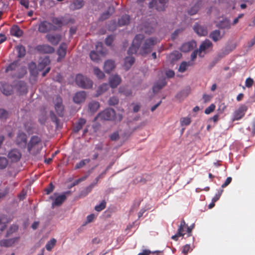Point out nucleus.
<instances>
[{
	"instance_id": "1",
	"label": "nucleus",
	"mask_w": 255,
	"mask_h": 255,
	"mask_svg": "<svg viewBox=\"0 0 255 255\" xmlns=\"http://www.w3.org/2000/svg\"><path fill=\"white\" fill-rule=\"evenodd\" d=\"M7 76L9 80L11 79L13 82L12 85H9L8 84H5L3 85L2 92L3 94L6 96L10 95L13 93V89L15 84V75H16V63L14 61L9 64L5 70Z\"/></svg>"
},
{
	"instance_id": "2",
	"label": "nucleus",
	"mask_w": 255,
	"mask_h": 255,
	"mask_svg": "<svg viewBox=\"0 0 255 255\" xmlns=\"http://www.w3.org/2000/svg\"><path fill=\"white\" fill-rule=\"evenodd\" d=\"M106 54V50L104 48L102 42H98L96 45V50L91 51L90 57L92 61L98 63L101 60V57Z\"/></svg>"
},
{
	"instance_id": "3",
	"label": "nucleus",
	"mask_w": 255,
	"mask_h": 255,
	"mask_svg": "<svg viewBox=\"0 0 255 255\" xmlns=\"http://www.w3.org/2000/svg\"><path fill=\"white\" fill-rule=\"evenodd\" d=\"M157 43V39L154 37H150L144 40L140 50V54L143 56L150 53L153 46Z\"/></svg>"
},
{
	"instance_id": "4",
	"label": "nucleus",
	"mask_w": 255,
	"mask_h": 255,
	"mask_svg": "<svg viewBox=\"0 0 255 255\" xmlns=\"http://www.w3.org/2000/svg\"><path fill=\"white\" fill-rule=\"evenodd\" d=\"M40 138L37 136H32L29 142L27 144V149L29 152L33 154H36L41 149V146L40 145Z\"/></svg>"
},
{
	"instance_id": "5",
	"label": "nucleus",
	"mask_w": 255,
	"mask_h": 255,
	"mask_svg": "<svg viewBox=\"0 0 255 255\" xmlns=\"http://www.w3.org/2000/svg\"><path fill=\"white\" fill-rule=\"evenodd\" d=\"M144 38V36L143 34H139L136 35L128 51V55H132L136 53Z\"/></svg>"
},
{
	"instance_id": "6",
	"label": "nucleus",
	"mask_w": 255,
	"mask_h": 255,
	"mask_svg": "<svg viewBox=\"0 0 255 255\" xmlns=\"http://www.w3.org/2000/svg\"><path fill=\"white\" fill-rule=\"evenodd\" d=\"M75 82L79 87L84 89H90L92 87L93 84L91 80L82 74L76 75Z\"/></svg>"
},
{
	"instance_id": "7",
	"label": "nucleus",
	"mask_w": 255,
	"mask_h": 255,
	"mask_svg": "<svg viewBox=\"0 0 255 255\" xmlns=\"http://www.w3.org/2000/svg\"><path fill=\"white\" fill-rule=\"evenodd\" d=\"M57 27L52 23L46 20L40 22L38 25V30L40 33H45L51 31H56Z\"/></svg>"
},
{
	"instance_id": "8",
	"label": "nucleus",
	"mask_w": 255,
	"mask_h": 255,
	"mask_svg": "<svg viewBox=\"0 0 255 255\" xmlns=\"http://www.w3.org/2000/svg\"><path fill=\"white\" fill-rule=\"evenodd\" d=\"M212 48V42L208 39H205L201 43L198 49L199 50V56L201 58L203 57L204 54L211 51Z\"/></svg>"
},
{
	"instance_id": "9",
	"label": "nucleus",
	"mask_w": 255,
	"mask_h": 255,
	"mask_svg": "<svg viewBox=\"0 0 255 255\" xmlns=\"http://www.w3.org/2000/svg\"><path fill=\"white\" fill-rule=\"evenodd\" d=\"M115 117V111L112 109L108 108L99 113L96 119H100L105 121H111L114 119Z\"/></svg>"
},
{
	"instance_id": "10",
	"label": "nucleus",
	"mask_w": 255,
	"mask_h": 255,
	"mask_svg": "<svg viewBox=\"0 0 255 255\" xmlns=\"http://www.w3.org/2000/svg\"><path fill=\"white\" fill-rule=\"evenodd\" d=\"M248 110V107L245 104H241L240 105L239 107L234 112L232 121H238L242 119L245 115Z\"/></svg>"
},
{
	"instance_id": "11",
	"label": "nucleus",
	"mask_w": 255,
	"mask_h": 255,
	"mask_svg": "<svg viewBox=\"0 0 255 255\" xmlns=\"http://www.w3.org/2000/svg\"><path fill=\"white\" fill-rule=\"evenodd\" d=\"M53 103L55 111L59 117H63L64 112V106L63 105L62 98L59 96H56L54 99Z\"/></svg>"
},
{
	"instance_id": "12",
	"label": "nucleus",
	"mask_w": 255,
	"mask_h": 255,
	"mask_svg": "<svg viewBox=\"0 0 255 255\" xmlns=\"http://www.w3.org/2000/svg\"><path fill=\"white\" fill-rule=\"evenodd\" d=\"M167 2V0H152L149 2V6L150 8L155 7L158 11H163L165 9Z\"/></svg>"
},
{
	"instance_id": "13",
	"label": "nucleus",
	"mask_w": 255,
	"mask_h": 255,
	"mask_svg": "<svg viewBox=\"0 0 255 255\" xmlns=\"http://www.w3.org/2000/svg\"><path fill=\"white\" fill-rule=\"evenodd\" d=\"M87 97V94L85 91L78 92L73 96V102L77 104H81L85 102Z\"/></svg>"
},
{
	"instance_id": "14",
	"label": "nucleus",
	"mask_w": 255,
	"mask_h": 255,
	"mask_svg": "<svg viewBox=\"0 0 255 255\" xmlns=\"http://www.w3.org/2000/svg\"><path fill=\"white\" fill-rule=\"evenodd\" d=\"M27 144V135L24 132H19L17 136V145L25 148Z\"/></svg>"
},
{
	"instance_id": "15",
	"label": "nucleus",
	"mask_w": 255,
	"mask_h": 255,
	"mask_svg": "<svg viewBox=\"0 0 255 255\" xmlns=\"http://www.w3.org/2000/svg\"><path fill=\"white\" fill-rule=\"evenodd\" d=\"M194 31L199 36H206L208 34L207 28L206 26L196 23L193 27Z\"/></svg>"
},
{
	"instance_id": "16",
	"label": "nucleus",
	"mask_w": 255,
	"mask_h": 255,
	"mask_svg": "<svg viewBox=\"0 0 255 255\" xmlns=\"http://www.w3.org/2000/svg\"><path fill=\"white\" fill-rule=\"evenodd\" d=\"M156 24V22L153 20L150 23H145L140 30L147 34H150L153 32L154 28Z\"/></svg>"
},
{
	"instance_id": "17",
	"label": "nucleus",
	"mask_w": 255,
	"mask_h": 255,
	"mask_svg": "<svg viewBox=\"0 0 255 255\" xmlns=\"http://www.w3.org/2000/svg\"><path fill=\"white\" fill-rule=\"evenodd\" d=\"M46 38L52 44L56 45L58 44L61 39V35L59 34H47L46 36Z\"/></svg>"
},
{
	"instance_id": "18",
	"label": "nucleus",
	"mask_w": 255,
	"mask_h": 255,
	"mask_svg": "<svg viewBox=\"0 0 255 255\" xmlns=\"http://www.w3.org/2000/svg\"><path fill=\"white\" fill-rule=\"evenodd\" d=\"M37 51L43 53H52L54 51V49L48 45H40L36 47Z\"/></svg>"
},
{
	"instance_id": "19",
	"label": "nucleus",
	"mask_w": 255,
	"mask_h": 255,
	"mask_svg": "<svg viewBox=\"0 0 255 255\" xmlns=\"http://www.w3.org/2000/svg\"><path fill=\"white\" fill-rule=\"evenodd\" d=\"M83 0H73L69 5V8L71 10H75L81 8L84 5Z\"/></svg>"
},
{
	"instance_id": "20",
	"label": "nucleus",
	"mask_w": 255,
	"mask_h": 255,
	"mask_svg": "<svg viewBox=\"0 0 255 255\" xmlns=\"http://www.w3.org/2000/svg\"><path fill=\"white\" fill-rule=\"evenodd\" d=\"M121 82V79L118 75H113L110 77L109 84L113 88H116L120 84Z\"/></svg>"
},
{
	"instance_id": "21",
	"label": "nucleus",
	"mask_w": 255,
	"mask_h": 255,
	"mask_svg": "<svg viewBox=\"0 0 255 255\" xmlns=\"http://www.w3.org/2000/svg\"><path fill=\"white\" fill-rule=\"evenodd\" d=\"M166 85L165 79H162L157 81L153 86L152 90L154 93H158L160 90L162 89Z\"/></svg>"
},
{
	"instance_id": "22",
	"label": "nucleus",
	"mask_w": 255,
	"mask_h": 255,
	"mask_svg": "<svg viewBox=\"0 0 255 255\" xmlns=\"http://www.w3.org/2000/svg\"><path fill=\"white\" fill-rule=\"evenodd\" d=\"M196 45V42L194 41L185 43L182 45L180 48L181 51L183 52H187L192 50Z\"/></svg>"
},
{
	"instance_id": "23",
	"label": "nucleus",
	"mask_w": 255,
	"mask_h": 255,
	"mask_svg": "<svg viewBox=\"0 0 255 255\" xmlns=\"http://www.w3.org/2000/svg\"><path fill=\"white\" fill-rule=\"evenodd\" d=\"M67 48V45L65 43H62L59 46V47L57 50V54L59 56V58H58V61H59L60 58H64L66 54Z\"/></svg>"
},
{
	"instance_id": "24",
	"label": "nucleus",
	"mask_w": 255,
	"mask_h": 255,
	"mask_svg": "<svg viewBox=\"0 0 255 255\" xmlns=\"http://www.w3.org/2000/svg\"><path fill=\"white\" fill-rule=\"evenodd\" d=\"M100 108V103L97 101H92L88 104V112L91 114L96 113Z\"/></svg>"
},
{
	"instance_id": "25",
	"label": "nucleus",
	"mask_w": 255,
	"mask_h": 255,
	"mask_svg": "<svg viewBox=\"0 0 255 255\" xmlns=\"http://www.w3.org/2000/svg\"><path fill=\"white\" fill-rule=\"evenodd\" d=\"M135 62V59L132 56H128L125 58V62L124 64V69L128 71Z\"/></svg>"
},
{
	"instance_id": "26",
	"label": "nucleus",
	"mask_w": 255,
	"mask_h": 255,
	"mask_svg": "<svg viewBox=\"0 0 255 255\" xmlns=\"http://www.w3.org/2000/svg\"><path fill=\"white\" fill-rule=\"evenodd\" d=\"M190 92V90L189 88H187L180 92L177 94L176 95V98L178 99L179 102H181L184 100V99L187 97L189 94Z\"/></svg>"
},
{
	"instance_id": "27",
	"label": "nucleus",
	"mask_w": 255,
	"mask_h": 255,
	"mask_svg": "<svg viewBox=\"0 0 255 255\" xmlns=\"http://www.w3.org/2000/svg\"><path fill=\"white\" fill-rule=\"evenodd\" d=\"M115 67V64L114 61L108 60L105 62L104 69L105 71L107 73H110Z\"/></svg>"
},
{
	"instance_id": "28",
	"label": "nucleus",
	"mask_w": 255,
	"mask_h": 255,
	"mask_svg": "<svg viewBox=\"0 0 255 255\" xmlns=\"http://www.w3.org/2000/svg\"><path fill=\"white\" fill-rule=\"evenodd\" d=\"M86 123V120L85 119L83 118L79 119L73 128L74 132H78L85 125Z\"/></svg>"
},
{
	"instance_id": "29",
	"label": "nucleus",
	"mask_w": 255,
	"mask_h": 255,
	"mask_svg": "<svg viewBox=\"0 0 255 255\" xmlns=\"http://www.w3.org/2000/svg\"><path fill=\"white\" fill-rule=\"evenodd\" d=\"M217 27L220 29H230L231 28L230 20L228 19H223L217 24Z\"/></svg>"
},
{
	"instance_id": "30",
	"label": "nucleus",
	"mask_w": 255,
	"mask_h": 255,
	"mask_svg": "<svg viewBox=\"0 0 255 255\" xmlns=\"http://www.w3.org/2000/svg\"><path fill=\"white\" fill-rule=\"evenodd\" d=\"M66 199V196L65 194H62L57 196L54 202L52 203L53 206H60Z\"/></svg>"
},
{
	"instance_id": "31",
	"label": "nucleus",
	"mask_w": 255,
	"mask_h": 255,
	"mask_svg": "<svg viewBox=\"0 0 255 255\" xmlns=\"http://www.w3.org/2000/svg\"><path fill=\"white\" fill-rule=\"evenodd\" d=\"M130 17L128 15L125 14L123 15L118 21V24L120 26H124L129 23Z\"/></svg>"
},
{
	"instance_id": "32",
	"label": "nucleus",
	"mask_w": 255,
	"mask_h": 255,
	"mask_svg": "<svg viewBox=\"0 0 255 255\" xmlns=\"http://www.w3.org/2000/svg\"><path fill=\"white\" fill-rule=\"evenodd\" d=\"M210 37L215 42L219 40L222 38L220 31L219 30L212 31L210 34Z\"/></svg>"
},
{
	"instance_id": "33",
	"label": "nucleus",
	"mask_w": 255,
	"mask_h": 255,
	"mask_svg": "<svg viewBox=\"0 0 255 255\" xmlns=\"http://www.w3.org/2000/svg\"><path fill=\"white\" fill-rule=\"evenodd\" d=\"M15 240L14 238L10 239H5L1 240L0 242L1 246L8 247L12 246L15 243Z\"/></svg>"
},
{
	"instance_id": "34",
	"label": "nucleus",
	"mask_w": 255,
	"mask_h": 255,
	"mask_svg": "<svg viewBox=\"0 0 255 255\" xmlns=\"http://www.w3.org/2000/svg\"><path fill=\"white\" fill-rule=\"evenodd\" d=\"M192 65L191 62L183 61L180 65L178 68V71L181 73L184 72L187 69V67Z\"/></svg>"
},
{
	"instance_id": "35",
	"label": "nucleus",
	"mask_w": 255,
	"mask_h": 255,
	"mask_svg": "<svg viewBox=\"0 0 255 255\" xmlns=\"http://www.w3.org/2000/svg\"><path fill=\"white\" fill-rule=\"evenodd\" d=\"M109 86L107 83H104L100 85L97 91V96L102 94L104 92H106L109 89Z\"/></svg>"
},
{
	"instance_id": "36",
	"label": "nucleus",
	"mask_w": 255,
	"mask_h": 255,
	"mask_svg": "<svg viewBox=\"0 0 255 255\" xmlns=\"http://www.w3.org/2000/svg\"><path fill=\"white\" fill-rule=\"evenodd\" d=\"M96 185V183H92L89 186L85 188L84 190H83L81 192V195L83 196H86L88 194H89L94 188V187Z\"/></svg>"
},
{
	"instance_id": "37",
	"label": "nucleus",
	"mask_w": 255,
	"mask_h": 255,
	"mask_svg": "<svg viewBox=\"0 0 255 255\" xmlns=\"http://www.w3.org/2000/svg\"><path fill=\"white\" fill-rule=\"evenodd\" d=\"M52 24L57 27H61L63 25V18L53 17L52 20Z\"/></svg>"
},
{
	"instance_id": "38",
	"label": "nucleus",
	"mask_w": 255,
	"mask_h": 255,
	"mask_svg": "<svg viewBox=\"0 0 255 255\" xmlns=\"http://www.w3.org/2000/svg\"><path fill=\"white\" fill-rule=\"evenodd\" d=\"M56 243V240L54 238L52 239L47 243L45 246L46 249L48 251H50L55 246Z\"/></svg>"
},
{
	"instance_id": "39",
	"label": "nucleus",
	"mask_w": 255,
	"mask_h": 255,
	"mask_svg": "<svg viewBox=\"0 0 255 255\" xmlns=\"http://www.w3.org/2000/svg\"><path fill=\"white\" fill-rule=\"evenodd\" d=\"M186 226V224L185 223V222L183 219L180 223V225L179 227L177 233H178V235H180L182 236H184V235L185 234L184 228H185Z\"/></svg>"
},
{
	"instance_id": "40",
	"label": "nucleus",
	"mask_w": 255,
	"mask_h": 255,
	"mask_svg": "<svg viewBox=\"0 0 255 255\" xmlns=\"http://www.w3.org/2000/svg\"><path fill=\"white\" fill-rule=\"evenodd\" d=\"M90 162V159L89 158L83 159L76 164L75 169L81 168L83 167L84 166H85L87 163H88Z\"/></svg>"
},
{
	"instance_id": "41",
	"label": "nucleus",
	"mask_w": 255,
	"mask_h": 255,
	"mask_svg": "<svg viewBox=\"0 0 255 255\" xmlns=\"http://www.w3.org/2000/svg\"><path fill=\"white\" fill-rule=\"evenodd\" d=\"M94 72L95 75H96L99 79H103L105 77L104 73L97 67L94 68Z\"/></svg>"
},
{
	"instance_id": "42",
	"label": "nucleus",
	"mask_w": 255,
	"mask_h": 255,
	"mask_svg": "<svg viewBox=\"0 0 255 255\" xmlns=\"http://www.w3.org/2000/svg\"><path fill=\"white\" fill-rule=\"evenodd\" d=\"M106 201L105 200H103L100 204L97 205L95 207V210L97 212H100L106 208Z\"/></svg>"
},
{
	"instance_id": "43",
	"label": "nucleus",
	"mask_w": 255,
	"mask_h": 255,
	"mask_svg": "<svg viewBox=\"0 0 255 255\" xmlns=\"http://www.w3.org/2000/svg\"><path fill=\"white\" fill-rule=\"evenodd\" d=\"M191 122V119L189 117H184L180 119L181 126H188L190 124Z\"/></svg>"
},
{
	"instance_id": "44",
	"label": "nucleus",
	"mask_w": 255,
	"mask_h": 255,
	"mask_svg": "<svg viewBox=\"0 0 255 255\" xmlns=\"http://www.w3.org/2000/svg\"><path fill=\"white\" fill-rule=\"evenodd\" d=\"M17 50L18 52V57H21L25 55V49L24 46L21 45L17 46Z\"/></svg>"
},
{
	"instance_id": "45",
	"label": "nucleus",
	"mask_w": 255,
	"mask_h": 255,
	"mask_svg": "<svg viewBox=\"0 0 255 255\" xmlns=\"http://www.w3.org/2000/svg\"><path fill=\"white\" fill-rule=\"evenodd\" d=\"M192 251V249L191 248V246H190V245L189 244H186L185 245V246H184L183 247H182V250H181V252H182V253L184 254V255H187L188 253L190 251Z\"/></svg>"
},
{
	"instance_id": "46",
	"label": "nucleus",
	"mask_w": 255,
	"mask_h": 255,
	"mask_svg": "<svg viewBox=\"0 0 255 255\" xmlns=\"http://www.w3.org/2000/svg\"><path fill=\"white\" fill-rule=\"evenodd\" d=\"M9 116V113L3 109H0V119H6Z\"/></svg>"
},
{
	"instance_id": "47",
	"label": "nucleus",
	"mask_w": 255,
	"mask_h": 255,
	"mask_svg": "<svg viewBox=\"0 0 255 255\" xmlns=\"http://www.w3.org/2000/svg\"><path fill=\"white\" fill-rule=\"evenodd\" d=\"M8 157L11 161H15L16 160V150H11L8 154Z\"/></svg>"
},
{
	"instance_id": "48",
	"label": "nucleus",
	"mask_w": 255,
	"mask_h": 255,
	"mask_svg": "<svg viewBox=\"0 0 255 255\" xmlns=\"http://www.w3.org/2000/svg\"><path fill=\"white\" fill-rule=\"evenodd\" d=\"M7 165V159L4 157H0V170L5 168Z\"/></svg>"
},
{
	"instance_id": "49",
	"label": "nucleus",
	"mask_w": 255,
	"mask_h": 255,
	"mask_svg": "<svg viewBox=\"0 0 255 255\" xmlns=\"http://www.w3.org/2000/svg\"><path fill=\"white\" fill-rule=\"evenodd\" d=\"M223 189H220L218 190L217 193L216 194V195L214 196V197L212 199V201L213 202H216L217 201L219 198H220L223 192Z\"/></svg>"
},
{
	"instance_id": "50",
	"label": "nucleus",
	"mask_w": 255,
	"mask_h": 255,
	"mask_svg": "<svg viewBox=\"0 0 255 255\" xmlns=\"http://www.w3.org/2000/svg\"><path fill=\"white\" fill-rule=\"evenodd\" d=\"M109 104L111 106H115L118 104L119 99L116 97H112L109 100Z\"/></svg>"
},
{
	"instance_id": "51",
	"label": "nucleus",
	"mask_w": 255,
	"mask_h": 255,
	"mask_svg": "<svg viewBox=\"0 0 255 255\" xmlns=\"http://www.w3.org/2000/svg\"><path fill=\"white\" fill-rule=\"evenodd\" d=\"M215 105L213 104H212L205 109V113L207 115L210 114L215 110Z\"/></svg>"
},
{
	"instance_id": "52",
	"label": "nucleus",
	"mask_w": 255,
	"mask_h": 255,
	"mask_svg": "<svg viewBox=\"0 0 255 255\" xmlns=\"http://www.w3.org/2000/svg\"><path fill=\"white\" fill-rule=\"evenodd\" d=\"M50 63V60L48 57H45L42 59L41 63H40V65H43V66H46L48 65Z\"/></svg>"
},
{
	"instance_id": "53",
	"label": "nucleus",
	"mask_w": 255,
	"mask_h": 255,
	"mask_svg": "<svg viewBox=\"0 0 255 255\" xmlns=\"http://www.w3.org/2000/svg\"><path fill=\"white\" fill-rule=\"evenodd\" d=\"M171 57L173 60H178L181 57V54L179 52L175 51L171 54Z\"/></svg>"
},
{
	"instance_id": "54",
	"label": "nucleus",
	"mask_w": 255,
	"mask_h": 255,
	"mask_svg": "<svg viewBox=\"0 0 255 255\" xmlns=\"http://www.w3.org/2000/svg\"><path fill=\"white\" fill-rule=\"evenodd\" d=\"M254 84V80L251 78H248L245 81V85L247 88H251Z\"/></svg>"
},
{
	"instance_id": "55",
	"label": "nucleus",
	"mask_w": 255,
	"mask_h": 255,
	"mask_svg": "<svg viewBox=\"0 0 255 255\" xmlns=\"http://www.w3.org/2000/svg\"><path fill=\"white\" fill-rule=\"evenodd\" d=\"M114 41V37L112 35L108 36L105 39V43L108 46H110Z\"/></svg>"
},
{
	"instance_id": "56",
	"label": "nucleus",
	"mask_w": 255,
	"mask_h": 255,
	"mask_svg": "<svg viewBox=\"0 0 255 255\" xmlns=\"http://www.w3.org/2000/svg\"><path fill=\"white\" fill-rule=\"evenodd\" d=\"M120 138L119 134L118 131L113 132L110 135V139L113 141H116Z\"/></svg>"
},
{
	"instance_id": "57",
	"label": "nucleus",
	"mask_w": 255,
	"mask_h": 255,
	"mask_svg": "<svg viewBox=\"0 0 255 255\" xmlns=\"http://www.w3.org/2000/svg\"><path fill=\"white\" fill-rule=\"evenodd\" d=\"M50 117L52 122L56 123L57 124H58L59 120L53 111H51L50 112Z\"/></svg>"
},
{
	"instance_id": "58",
	"label": "nucleus",
	"mask_w": 255,
	"mask_h": 255,
	"mask_svg": "<svg viewBox=\"0 0 255 255\" xmlns=\"http://www.w3.org/2000/svg\"><path fill=\"white\" fill-rule=\"evenodd\" d=\"M27 195V190L23 189L21 193L18 195V197L20 200L24 199Z\"/></svg>"
},
{
	"instance_id": "59",
	"label": "nucleus",
	"mask_w": 255,
	"mask_h": 255,
	"mask_svg": "<svg viewBox=\"0 0 255 255\" xmlns=\"http://www.w3.org/2000/svg\"><path fill=\"white\" fill-rule=\"evenodd\" d=\"M15 231L16 226L15 225H13L7 232L6 236H10L13 233H15Z\"/></svg>"
},
{
	"instance_id": "60",
	"label": "nucleus",
	"mask_w": 255,
	"mask_h": 255,
	"mask_svg": "<svg viewBox=\"0 0 255 255\" xmlns=\"http://www.w3.org/2000/svg\"><path fill=\"white\" fill-rule=\"evenodd\" d=\"M54 188V186L52 183H50L48 187L45 189V191L46 192L47 194H49L51 192H52Z\"/></svg>"
},
{
	"instance_id": "61",
	"label": "nucleus",
	"mask_w": 255,
	"mask_h": 255,
	"mask_svg": "<svg viewBox=\"0 0 255 255\" xmlns=\"http://www.w3.org/2000/svg\"><path fill=\"white\" fill-rule=\"evenodd\" d=\"M232 178L231 177H228L225 182L222 185L221 187L222 188L226 187L228 185H229L231 182H232Z\"/></svg>"
},
{
	"instance_id": "62",
	"label": "nucleus",
	"mask_w": 255,
	"mask_h": 255,
	"mask_svg": "<svg viewBox=\"0 0 255 255\" xmlns=\"http://www.w3.org/2000/svg\"><path fill=\"white\" fill-rule=\"evenodd\" d=\"M198 10V6L195 5L188 11V13L190 15H194L197 12Z\"/></svg>"
},
{
	"instance_id": "63",
	"label": "nucleus",
	"mask_w": 255,
	"mask_h": 255,
	"mask_svg": "<svg viewBox=\"0 0 255 255\" xmlns=\"http://www.w3.org/2000/svg\"><path fill=\"white\" fill-rule=\"evenodd\" d=\"M20 4L23 6L26 9L29 8V0H20Z\"/></svg>"
},
{
	"instance_id": "64",
	"label": "nucleus",
	"mask_w": 255,
	"mask_h": 255,
	"mask_svg": "<svg viewBox=\"0 0 255 255\" xmlns=\"http://www.w3.org/2000/svg\"><path fill=\"white\" fill-rule=\"evenodd\" d=\"M199 49H196L194 50L191 55V59L192 61H194L197 57V55H199Z\"/></svg>"
}]
</instances>
